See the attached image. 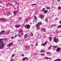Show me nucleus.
<instances>
[{"label":"nucleus","instance_id":"13","mask_svg":"<svg viewBox=\"0 0 61 61\" xmlns=\"http://www.w3.org/2000/svg\"><path fill=\"white\" fill-rule=\"evenodd\" d=\"M46 54L47 55V56H48V55H49V56H50V55H51V52H46Z\"/></svg>","mask_w":61,"mask_h":61},{"label":"nucleus","instance_id":"4","mask_svg":"<svg viewBox=\"0 0 61 61\" xmlns=\"http://www.w3.org/2000/svg\"><path fill=\"white\" fill-rule=\"evenodd\" d=\"M24 35V34L23 33H21V34H20V33H19V34H18V36L19 37H22V35L23 36Z\"/></svg>","mask_w":61,"mask_h":61},{"label":"nucleus","instance_id":"12","mask_svg":"<svg viewBox=\"0 0 61 61\" xmlns=\"http://www.w3.org/2000/svg\"><path fill=\"white\" fill-rule=\"evenodd\" d=\"M5 32V31L4 30H3L1 31L0 32V35H2V34L3 33H4Z\"/></svg>","mask_w":61,"mask_h":61},{"label":"nucleus","instance_id":"43","mask_svg":"<svg viewBox=\"0 0 61 61\" xmlns=\"http://www.w3.org/2000/svg\"><path fill=\"white\" fill-rule=\"evenodd\" d=\"M17 35H15V36H14V37H15V38L16 37H17Z\"/></svg>","mask_w":61,"mask_h":61},{"label":"nucleus","instance_id":"26","mask_svg":"<svg viewBox=\"0 0 61 61\" xmlns=\"http://www.w3.org/2000/svg\"><path fill=\"white\" fill-rule=\"evenodd\" d=\"M45 59H50V58H48V57H45Z\"/></svg>","mask_w":61,"mask_h":61},{"label":"nucleus","instance_id":"34","mask_svg":"<svg viewBox=\"0 0 61 61\" xmlns=\"http://www.w3.org/2000/svg\"><path fill=\"white\" fill-rule=\"evenodd\" d=\"M36 46H38V43L37 42L36 43Z\"/></svg>","mask_w":61,"mask_h":61},{"label":"nucleus","instance_id":"25","mask_svg":"<svg viewBox=\"0 0 61 61\" xmlns=\"http://www.w3.org/2000/svg\"><path fill=\"white\" fill-rule=\"evenodd\" d=\"M51 47H52V45H51L48 48V50H50V49H51Z\"/></svg>","mask_w":61,"mask_h":61},{"label":"nucleus","instance_id":"15","mask_svg":"<svg viewBox=\"0 0 61 61\" xmlns=\"http://www.w3.org/2000/svg\"><path fill=\"white\" fill-rule=\"evenodd\" d=\"M47 44V42L46 41L45 42V43H44L42 44V46H46V45Z\"/></svg>","mask_w":61,"mask_h":61},{"label":"nucleus","instance_id":"35","mask_svg":"<svg viewBox=\"0 0 61 61\" xmlns=\"http://www.w3.org/2000/svg\"><path fill=\"white\" fill-rule=\"evenodd\" d=\"M22 17H20V18H19V20H21Z\"/></svg>","mask_w":61,"mask_h":61},{"label":"nucleus","instance_id":"11","mask_svg":"<svg viewBox=\"0 0 61 61\" xmlns=\"http://www.w3.org/2000/svg\"><path fill=\"white\" fill-rule=\"evenodd\" d=\"M26 60H28V58L27 57H25L23 59H22V61H25V60H26Z\"/></svg>","mask_w":61,"mask_h":61},{"label":"nucleus","instance_id":"20","mask_svg":"<svg viewBox=\"0 0 61 61\" xmlns=\"http://www.w3.org/2000/svg\"><path fill=\"white\" fill-rule=\"evenodd\" d=\"M42 31L43 32H46V29H43L42 30Z\"/></svg>","mask_w":61,"mask_h":61},{"label":"nucleus","instance_id":"17","mask_svg":"<svg viewBox=\"0 0 61 61\" xmlns=\"http://www.w3.org/2000/svg\"><path fill=\"white\" fill-rule=\"evenodd\" d=\"M20 25H15V27L16 28H18V27H20Z\"/></svg>","mask_w":61,"mask_h":61},{"label":"nucleus","instance_id":"21","mask_svg":"<svg viewBox=\"0 0 61 61\" xmlns=\"http://www.w3.org/2000/svg\"><path fill=\"white\" fill-rule=\"evenodd\" d=\"M44 12L45 13V14H46V13H47V10H45Z\"/></svg>","mask_w":61,"mask_h":61},{"label":"nucleus","instance_id":"10","mask_svg":"<svg viewBox=\"0 0 61 61\" xmlns=\"http://www.w3.org/2000/svg\"><path fill=\"white\" fill-rule=\"evenodd\" d=\"M60 49H61V48L60 47H58V48L56 50V52H59V51H60Z\"/></svg>","mask_w":61,"mask_h":61},{"label":"nucleus","instance_id":"8","mask_svg":"<svg viewBox=\"0 0 61 61\" xmlns=\"http://www.w3.org/2000/svg\"><path fill=\"white\" fill-rule=\"evenodd\" d=\"M17 13H18V11H13V13L14 15H16L17 14Z\"/></svg>","mask_w":61,"mask_h":61},{"label":"nucleus","instance_id":"45","mask_svg":"<svg viewBox=\"0 0 61 61\" xmlns=\"http://www.w3.org/2000/svg\"><path fill=\"white\" fill-rule=\"evenodd\" d=\"M44 55H45L44 54H41V56H44Z\"/></svg>","mask_w":61,"mask_h":61},{"label":"nucleus","instance_id":"38","mask_svg":"<svg viewBox=\"0 0 61 61\" xmlns=\"http://www.w3.org/2000/svg\"><path fill=\"white\" fill-rule=\"evenodd\" d=\"M9 5L10 6H11V5H13V4H12L10 3L9 4Z\"/></svg>","mask_w":61,"mask_h":61},{"label":"nucleus","instance_id":"48","mask_svg":"<svg viewBox=\"0 0 61 61\" xmlns=\"http://www.w3.org/2000/svg\"><path fill=\"white\" fill-rule=\"evenodd\" d=\"M47 9H50V8L49 7H47Z\"/></svg>","mask_w":61,"mask_h":61},{"label":"nucleus","instance_id":"51","mask_svg":"<svg viewBox=\"0 0 61 61\" xmlns=\"http://www.w3.org/2000/svg\"><path fill=\"white\" fill-rule=\"evenodd\" d=\"M22 56H24V54H23L22 55Z\"/></svg>","mask_w":61,"mask_h":61},{"label":"nucleus","instance_id":"2","mask_svg":"<svg viewBox=\"0 0 61 61\" xmlns=\"http://www.w3.org/2000/svg\"><path fill=\"white\" fill-rule=\"evenodd\" d=\"M59 40L58 38H56V37H55L54 38L53 41L55 42V43H57L58 42Z\"/></svg>","mask_w":61,"mask_h":61},{"label":"nucleus","instance_id":"46","mask_svg":"<svg viewBox=\"0 0 61 61\" xmlns=\"http://www.w3.org/2000/svg\"><path fill=\"white\" fill-rule=\"evenodd\" d=\"M28 20V18H27V19L26 20V22H27Z\"/></svg>","mask_w":61,"mask_h":61},{"label":"nucleus","instance_id":"9","mask_svg":"<svg viewBox=\"0 0 61 61\" xmlns=\"http://www.w3.org/2000/svg\"><path fill=\"white\" fill-rule=\"evenodd\" d=\"M40 18H44V15H40Z\"/></svg>","mask_w":61,"mask_h":61},{"label":"nucleus","instance_id":"37","mask_svg":"<svg viewBox=\"0 0 61 61\" xmlns=\"http://www.w3.org/2000/svg\"><path fill=\"white\" fill-rule=\"evenodd\" d=\"M61 27V25H60L58 26V27H59V28H60Z\"/></svg>","mask_w":61,"mask_h":61},{"label":"nucleus","instance_id":"52","mask_svg":"<svg viewBox=\"0 0 61 61\" xmlns=\"http://www.w3.org/2000/svg\"><path fill=\"white\" fill-rule=\"evenodd\" d=\"M36 4H33V5H36Z\"/></svg>","mask_w":61,"mask_h":61},{"label":"nucleus","instance_id":"40","mask_svg":"<svg viewBox=\"0 0 61 61\" xmlns=\"http://www.w3.org/2000/svg\"><path fill=\"white\" fill-rule=\"evenodd\" d=\"M60 9H61V7H59L58 8V9H59V10H60Z\"/></svg>","mask_w":61,"mask_h":61},{"label":"nucleus","instance_id":"6","mask_svg":"<svg viewBox=\"0 0 61 61\" xmlns=\"http://www.w3.org/2000/svg\"><path fill=\"white\" fill-rule=\"evenodd\" d=\"M1 46H0V49H3V48H4V46L5 45H4V44H1Z\"/></svg>","mask_w":61,"mask_h":61},{"label":"nucleus","instance_id":"54","mask_svg":"<svg viewBox=\"0 0 61 61\" xmlns=\"http://www.w3.org/2000/svg\"><path fill=\"white\" fill-rule=\"evenodd\" d=\"M4 15H6V14H5Z\"/></svg>","mask_w":61,"mask_h":61},{"label":"nucleus","instance_id":"1","mask_svg":"<svg viewBox=\"0 0 61 61\" xmlns=\"http://www.w3.org/2000/svg\"><path fill=\"white\" fill-rule=\"evenodd\" d=\"M42 24V23L41 22H39L36 25V27L37 30L40 29V28L39 27L40 25H41Z\"/></svg>","mask_w":61,"mask_h":61},{"label":"nucleus","instance_id":"7","mask_svg":"<svg viewBox=\"0 0 61 61\" xmlns=\"http://www.w3.org/2000/svg\"><path fill=\"white\" fill-rule=\"evenodd\" d=\"M30 26L29 25H27L25 26V27L27 29H29Z\"/></svg>","mask_w":61,"mask_h":61},{"label":"nucleus","instance_id":"41","mask_svg":"<svg viewBox=\"0 0 61 61\" xmlns=\"http://www.w3.org/2000/svg\"><path fill=\"white\" fill-rule=\"evenodd\" d=\"M4 40V39H0V41H2V40Z\"/></svg>","mask_w":61,"mask_h":61},{"label":"nucleus","instance_id":"50","mask_svg":"<svg viewBox=\"0 0 61 61\" xmlns=\"http://www.w3.org/2000/svg\"><path fill=\"white\" fill-rule=\"evenodd\" d=\"M10 61H14V60L13 59H12L11 60H10Z\"/></svg>","mask_w":61,"mask_h":61},{"label":"nucleus","instance_id":"27","mask_svg":"<svg viewBox=\"0 0 61 61\" xmlns=\"http://www.w3.org/2000/svg\"><path fill=\"white\" fill-rule=\"evenodd\" d=\"M22 32H23V31H22V30H20L19 31V33H20H20H22Z\"/></svg>","mask_w":61,"mask_h":61},{"label":"nucleus","instance_id":"14","mask_svg":"<svg viewBox=\"0 0 61 61\" xmlns=\"http://www.w3.org/2000/svg\"><path fill=\"white\" fill-rule=\"evenodd\" d=\"M24 38H26L28 37V36H27V34H25L24 35Z\"/></svg>","mask_w":61,"mask_h":61},{"label":"nucleus","instance_id":"57","mask_svg":"<svg viewBox=\"0 0 61 61\" xmlns=\"http://www.w3.org/2000/svg\"><path fill=\"white\" fill-rule=\"evenodd\" d=\"M7 34H8V32H7Z\"/></svg>","mask_w":61,"mask_h":61},{"label":"nucleus","instance_id":"56","mask_svg":"<svg viewBox=\"0 0 61 61\" xmlns=\"http://www.w3.org/2000/svg\"><path fill=\"white\" fill-rule=\"evenodd\" d=\"M0 10H1V8H0Z\"/></svg>","mask_w":61,"mask_h":61},{"label":"nucleus","instance_id":"36","mask_svg":"<svg viewBox=\"0 0 61 61\" xmlns=\"http://www.w3.org/2000/svg\"><path fill=\"white\" fill-rule=\"evenodd\" d=\"M14 37L13 36H12L11 37V39H14Z\"/></svg>","mask_w":61,"mask_h":61},{"label":"nucleus","instance_id":"28","mask_svg":"<svg viewBox=\"0 0 61 61\" xmlns=\"http://www.w3.org/2000/svg\"><path fill=\"white\" fill-rule=\"evenodd\" d=\"M4 43V41H1L0 42V44H1H1H4V43Z\"/></svg>","mask_w":61,"mask_h":61},{"label":"nucleus","instance_id":"47","mask_svg":"<svg viewBox=\"0 0 61 61\" xmlns=\"http://www.w3.org/2000/svg\"><path fill=\"white\" fill-rule=\"evenodd\" d=\"M1 3H2V1H1V0H0V4Z\"/></svg>","mask_w":61,"mask_h":61},{"label":"nucleus","instance_id":"53","mask_svg":"<svg viewBox=\"0 0 61 61\" xmlns=\"http://www.w3.org/2000/svg\"><path fill=\"white\" fill-rule=\"evenodd\" d=\"M57 1H60V0H57Z\"/></svg>","mask_w":61,"mask_h":61},{"label":"nucleus","instance_id":"18","mask_svg":"<svg viewBox=\"0 0 61 61\" xmlns=\"http://www.w3.org/2000/svg\"><path fill=\"white\" fill-rule=\"evenodd\" d=\"M10 15V12H9L7 14V16H9V15Z\"/></svg>","mask_w":61,"mask_h":61},{"label":"nucleus","instance_id":"30","mask_svg":"<svg viewBox=\"0 0 61 61\" xmlns=\"http://www.w3.org/2000/svg\"><path fill=\"white\" fill-rule=\"evenodd\" d=\"M15 55L14 54H13L12 56V57H11V58H13V57L14 56H15Z\"/></svg>","mask_w":61,"mask_h":61},{"label":"nucleus","instance_id":"49","mask_svg":"<svg viewBox=\"0 0 61 61\" xmlns=\"http://www.w3.org/2000/svg\"><path fill=\"white\" fill-rule=\"evenodd\" d=\"M59 23H60V24H61V20H60V21H59Z\"/></svg>","mask_w":61,"mask_h":61},{"label":"nucleus","instance_id":"55","mask_svg":"<svg viewBox=\"0 0 61 61\" xmlns=\"http://www.w3.org/2000/svg\"><path fill=\"white\" fill-rule=\"evenodd\" d=\"M8 1H10V0H8Z\"/></svg>","mask_w":61,"mask_h":61},{"label":"nucleus","instance_id":"32","mask_svg":"<svg viewBox=\"0 0 61 61\" xmlns=\"http://www.w3.org/2000/svg\"><path fill=\"white\" fill-rule=\"evenodd\" d=\"M45 21L46 22H48V20L47 19H46V20H45Z\"/></svg>","mask_w":61,"mask_h":61},{"label":"nucleus","instance_id":"42","mask_svg":"<svg viewBox=\"0 0 61 61\" xmlns=\"http://www.w3.org/2000/svg\"><path fill=\"white\" fill-rule=\"evenodd\" d=\"M53 26L54 27L56 26V24H54L53 25Z\"/></svg>","mask_w":61,"mask_h":61},{"label":"nucleus","instance_id":"19","mask_svg":"<svg viewBox=\"0 0 61 61\" xmlns=\"http://www.w3.org/2000/svg\"><path fill=\"white\" fill-rule=\"evenodd\" d=\"M52 38L51 37H50L49 38V40L50 41H52Z\"/></svg>","mask_w":61,"mask_h":61},{"label":"nucleus","instance_id":"3","mask_svg":"<svg viewBox=\"0 0 61 61\" xmlns=\"http://www.w3.org/2000/svg\"><path fill=\"white\" fill-rule=\"evenodd\" d=\"M14 45L13 43H10L7 46V47H9L8 48H7V49H10V47L11 46H13Z\"/></svg>","mask_w":61,"mask_h":61},{"label":"nucleus","instance_id":"24","mask_svg":"<svg viewBox=\"0 0 61 61\" xmlns=\"http://www.w3.org/2000/svg\"><path fill=\"white\" fill-rule=\"evenodd\" d=\"M34 17L35 18L34 19V20H36V18H37V17H36V16H34Z\"/></svg>","mask_w":61,"mask_h":61},{"label":"nucleus","instance_id":"23","mask_svg":"<svg viewBox=\"0 0 61 61\" xmlns=\"http://www.w3.org/2000/svg\"><path fill=\"white\" fill-rule=\"evenodd\" d=\"M45 8H44L42 9V10H41V11L44 12L45 11Z\"/></svg>","mask_w":61,"mask_h":61},{"label":"nucleus","instance_id":"58","mask_svg":"<svg viewBox=\"0 0 61 61\" xmlns=\"http://www.w3.org/2000/svg\"><path fill=\"white\" fill-rule=\"evenodd\" d=\"M33 22H34V21H33Z\"/></svg>","mask_w":61,"mask_h":61},{"label":"nucleus","instance_id":"39","mask_svg":"<svg viewBox=\"0 0 61 61\" xmlns=\"http://www.w3.org/2000/svg\"><path fill=\"white\" fill-rule=\"evenodd\" d=\"M30 34L31 36H33L34 35V34L33 33H31Z\"/></svg>","mask_w":61,"mask_h":61},{"label":"nucleus","instance_id":"5","mask_svg":"<svg viewBox=\"0 0 61 61\" xmlns=\"http://www.w3.org/2000/svg\"><path fill=\"white\" fill-rule=\"evenodd\" d=\"M7 21V20H6V19L5 18H2L1 19H0V21Z\"/></svg>","mask_w":61,"mask_h":61},{"label":"nucleus","instance_id":"31","mask_svg":"<svg viewBox=\"0 0 61 61\" xmlns=\"http://www.w3.org/2000/svg\"><path fill=\"white\" fill-rule=\"evenodd\" d=\"M28 46H25V48H28Z\"/></svg>","mask_w":61,"mask_h":61},{"label":"nucleus","instance_id":"22","mask_svg":"<svg viewBox=\"0 0 61 61\" xmlns=\"http://www.w3.org/2000/svg\"><path fill=\"white\" fill-rule=\"evenodd\" d=\"M61 59H57L56 60H54V61H59V60H60Z\"/></svg>","mask_w":61,"mask_h":61},{"label":"nucleus","instance_id":"33","mask_svg":"<svg viewBox=\"0 0 61 61\" xmlns=\"http://www.w3.org/2000/svg\"><path fill=\"white\" fill-rule=\"evenodd\" d=\"M40 52H41V53H44V52H45V51H41Z\"/></svg>","mask_w":61,"mask_h":61},{"label":"nucleus","instance_id":"44","mask_svg":"<svg viewBox=\"0 0 61 61\" xmlns=\"http://www.w3.org/2000/svg\"><path fill=\"white\" fill-rule=\"evenodd\" d=\"M9 3H7V6H8V5H9Z\"/></svg>","mask_w":61,"mask_h":61},{"label":"nucleus","instance_id":"16","mask_svg":"<svg viewBox=\"0 0 61 61\" xmlns=\"http://www.w3.org/2000/svg\"><path fill=\"white\" fill-rule=\"evenodd\" d=\"M14 3L18 5V2L17 1V0H15L14 1Z\"/></svg>","mask_w":61,"mask_h":61},{"label":"nucleus","instance_id":"29","mask_svg":"<svg viewBox=\"0 0 61 61\" xmlns=\"http://www.w3.org/2000/svg\"><path fill=\"white\" fill-rule=\"evenodd\" d=\"M57 47L58 46H53V47L55 48H57Z\"/></svg>","mask_w":61,"mask_h":61}]
</instances>
